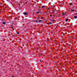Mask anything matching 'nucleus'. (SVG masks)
Masks as SVG:
<instances>
[{
  "mask_svg": "<svg viewBox=\"0 0 77 77\" xmlns=\"http://www.w3.org/2000/svg\"><path fill=\"white\" fill-rule=\"evenodd\" d=\"M45 12H46V13H47V11H46Z\"/></svg>",
  "mask_w": 77,
  "mask_h": 77,
  "instance_id": "nucleus-20",
  "label": "nucleus"
},
{
  "mask_svg": "<svg viewBox=\"0 0 77 77\" xmlns=\"http://www.w3.org/2000/svg\"><path fill=\"white\" fill-rule=\"evenodd\" d=\"M52 24V23H51V22H50L48 23H47V24Z\"/></svg>",
  "mask_w": 77,
  "mask_h": 77,
  "instance_id": "nucleus-4",
  "label": "nucleus"
},
{
  "mask_svg": "<svg viewBox=\"0 0 77 77\" xmlns=\"http://www.w3.org/2000/svg\"><path fill=\"white\" fill-rule=\"evenodd\" d=\"M40 20V22H42V20Z\"/></svg>",
  "mask_w": 77,
  "mask_h": 77,
  "instance_id": "nucleus-15",
  "label": "nucleus"
},
{
  "mask_svg": "<svg viewBox=\"0 0 77 77\" xmlns=\"http://www.w3.org/2000/svg\"><path fill=\"white\" fill-rule=\"evenodd\" d=\"M36 14H39V13H40V12H39V11H38L37 12H36Z\"/></svg>",
  "mask_w": 77,
  "mask_h": 77,
  "instance_id": "nucleus-6",
  "label": "nucleus"
},
{
  "mask_svg": "<svg viewBox=\"0 0 77 77\" xmlns=\"http://www.w3.org/2000/svg\"><path fill=\"white\" fill-rule=\"evenodd\" d=\"M75 15H77V14L76 13V14H75Z\"/></svg>",
  "mask_w": 77,
  "mask_h": 77,
  "instance_id": "nucleus-22",
  "label": "nucleus"
},
{
  "mask_svg": "<svg viewBox=\"0 0 77 77\" xmlns=\"http://www.w3.org/2000/svg\"><path fill=\"white\" fill-rule=\"evenodd\" d=\"M45 8V6L44 5H43L42 6V8Z\"/></svg>",
  "mask_w": 77,
  "mask_h": 77,
  "instance_id": "nucleus-9",
  "label": "nucleus"
},
{
  "mask_svg": "<svg viewBox=\"0 0 77 77\" xmlns=\"http://www.w3.org/2000/svg\"><path fill=\"white\" fill-rule=\"evenodd\" d=\"M11 29H13L14 28H13V27H11Z\"/></svg>",
  "mask_w": 77,
  "mask_h": 77,
  "instance_id": "nucleus-17",
  "label": "nucleus"
},
{
  "mask_svg": "<svg viewBox=\"0 0 77 77\" xmlns=\"http://www.w3.org/2000/svg\"><path fill=\"white\" fill-rule=\"evenodd\" d=\"M71 11L72 12H73L74 11V10H71Z\"/></svg>",
  "mask_w": 77,
  "mask_h": 77,
  "instance_id": "nucleus-10",
  "label": "nucleus"
},
{
  "mask_svg": "<svg viewBox=\"0 0 77 77\" xmlns=\"http://www.w3.org/2000/svg\"><path fill=\"white\" fill-rule=\"evenodd\" d=\"M23 14L25 15H27V13L26 12H24Z\"/></svg>",
  "mask_w": 77,
  "mask_h": 77,
  "instance_id": "nucleus-2",
  "label": "nucleus"
},
{
  "mask_svg": "<svg viewBox=\"0 0 77 77\" xmlns=\"http://www.w3.org/2000/svg\"><path fill=\"white\" fill-rule=\"evenodd\" d=\"M41 18L42 19V17H41Z\"/></svg>",
  "mask_w": 77,
  "mask_h": 77,
  "instance_id": "nucleus-18",
  "label": "nucleus"
},
{
  "mask_svg": "<svg viewBox=\"0 0 77 77\" xmlns=\"http://www.w3.org/2000/svg\"><path fill=\"white\" fill-rule=\"evenodd\" d=\"M40 62H41V60H40Z\"/></svg>",
  "mask_w": 77,
  "mask_h": 77,
  "instance_id": "nucleus-24",
  "label": "nucleus"
},
{
  "mask_svg": "<svg viewBox=\"0 0 77 77\" xmlns=\"http://www.w3.org/2000/svg\"><path fill=\"white\" fill-rule=\"evenodd\" d=\"M48 10H49V8H48Z\"/></svg>",
  "mask_w": 77,
  "mask_h": 77,
  "instance_id": "nucleus-23",
  "label": "nucleus"
},
{
  "mask_svg": "<svg viewBox=\"0 0 77 77\" xmlns=\"http://www.w3.org/2000/svg\"><path fill=\"white\" fill-rule=\"evenodd\" d=\"M13 24H14V23H13Z\"/></svg>",
  "mask_w": 77,
  "mask_h": 77,
  "instance_id": "nucleus-25",
  "label": "nucleus"
},
{
  "mask_svg": "<svg viewBox=\"0 0 77 77\" xmlns=\"http://www.w3.org/2000/svg\"><path fill=\"white\" fill-rule=\"evenodd\" d=\"M52 21H54V20H52Z\"/></svg>",
  "mask_w": 77,
  "mask_h": 77,
  "instance_id": "nucleus-16",
  "label": "nucleus"
},
{
  "mask_svg": "<svg viewBox=\"0 0 77 77\" xmlns=\"http://www.w3.org/2000/svg\"><path fill=\"white\" fill-rule=\"evenodd\" d=\"M41 20H38V21H37L36 20V21L37 23H40V21Z\"/></svg>",
  "mask_w": 77,
  "mask_h": 77,
  "instance_id": "nucleus-3",
  "label": "nucleus"
},
{
  "mask_svg": "<svg viewBox=\"0 0 77 77\" xmlns=\"http://www.w3.org/2000/svg\"><path fill=\"white\" fill-rule=\"evenodd\" d=\"M2 24H4V25H5V24H6V22H2Z\"/></svg>",
  "mask_w": 77,
  "mask_h": 77,
  "instance_id": "nucleus-5",
  "label": "nucleus"
},
{
  "mask_svg": "<svg viewBox=\"0 0 77 77\" xmlns=\"http://www.w3.org/2000/svg\"><path fill=\"white\" fill-rule=\"evenodd\" d=\"M12 77H14V76H12Z\"/></svg>",
  "mask_w": 77,
  "mask_h": 77,
  "instance_id": "nucleus-19",
  "label": "nucleus"
},
{
  "mask_svg": "<svg viewBox=\"0 0 77 77\" xmlns=\"http://www.w3.org/2000/svg\"><path fill=\"white\" fill-rule=\"evenodd\" d=\"M13 30L14 31V29L13 28Z\"/></svg>",
  "mask_w": 77,
  "mask_h": 77,
  "instance_id": "nucleus-21",
  "label": "nucleus"
},
{
  "mask_svg": "<svg viewBox=\"0 0 77 77\" xmlns=\"http://www.w3.org/2000/svg\"><path fill=\"white\" fill-rule=\"evenodd\" d=\"M49 16L50 17H52V16H53V15H51L50 14H49Z\"/></svg>",
  "mask_w": 77,
  "mask_h": 77,
  "instance_id": "nucleus-7",
  "label": "nucleus"
},
{
  "mask_svg": "<svg viewBox=\"0 0 77 77\" xmlns=\"http://www.w3.org/2000/svg\"><path fill=\"white\" fill-rule=\"evenodd\" d=\"M68 19H67L66 20V22L67 21H68Z\"/></svg>",
  "mask_w": 77,
  "mask_h": 77,
  "instance_id": "nucleus-11",
  "label": "nucleus"
},
{
  "mask_svg": "<svg viewBox=\"0 0 77 77\" xmlns=\"http://www.w3.org/2000/svg\"><path fill=\"white\" fill-rule=\"evenodd\" d=\"M55 11H54V10H53V11H52V12H55Z\"/></svg>",
  "mask_w": 77,
  "mask_h": 77,
  "instance_id": "nucleus-12",
  "label": "nucleus"
},
{
  "mask_svg": "<svg viewBox=\"0 0 77 77\" xmlns=\"http://www.w3.org/2000/svg\"><path fill=\"white\" fill-rule=\"evenodd\" d=\"M17 34H18V35H19V34H20V32H17Z\"/></svg>",
  "mask_w": 77,
  "mask_h": 77,
  "instance_id": "nucleus-13",
  "label": "nucleus"
},
{
  "mask_svg": "<svg viewBox=\"0 0 77 77\" xmlns=\"http://www.w3.org/2000/svg\"><path fill=\"white\" fill-rule=\"evenodd\" d=\"M70 4L71 5H72V3H70Z\"/></svg>",
  "mask_w": 77,
  "mask_h": 77,
  "instance_id": "nucleus-14",
  "label": "nucleus"
},
{
  "mask_svg": "<svg viewBox=\"0 0 77 77\" xmlns=\"http://www.w3.org/2000/svg\"><path fill=\"white\" fill-rule=\"evenodd\" d=\"M77 18V17L76 16H74V18H75V19H76V18Z\"/></svg>",
  "mask_w": 77,
  "mask_h": 77,
  "instance_id": "nucleus-8",
  "label": "nucleus"
},
{
  "mask_svg": "<svg viewBox=\"0 0 77 77\" xmlns=\"http://www.w3.org/2000/svg\"><path fill=\"white\" fill-rule=\"evenodd\" d=\"M66 14L64 13H62V16H65L66 15Z\"/></svg>",
  "mask_w": 77,
  "mask_h": 77,
  "instance_id": "nucleus-1",
  "label": "nucleus"
}]
</instances>
